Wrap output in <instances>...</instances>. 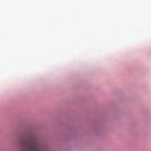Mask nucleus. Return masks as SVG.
I'll return each mask as SVG.
<instances>
[{
    "mask_svg": "<svg viewBox=\"0 0 151 151\" xmlns=\"http://www.w3.org/2000/svg\"><path fill=\"white\" fill-rule=\"evenodd\" d=\"M28 151H40L38 145L36 144H30L27 146Z\"/></svg>",
    "mask_w": 151,
    "mask_h": 151,
    "instance_id": "f257e3e1",
    "label": "nucleus"
}]
</instances>
